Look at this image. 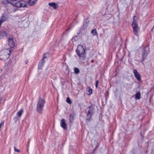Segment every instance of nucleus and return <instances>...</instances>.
Masks as SVG:
<instances>
[{
	"label": "nucleus",
	"mask_w": 154,
	"mask_h": 154,
	"mask_svg": "<svg viewBox=\"0 0 154 154\" xmlns=\"http://www.w3.org/2000/svg\"><path fill=\"white\" fill-rule=\"evenodd\" d=\"M137 18L136 16L133 17V21L132 23L134 33L135 35L137 36H139V28L137 23Z\"/></svg>",
	"instance_id": "obj_1"
},
{
	"label": "nucleus",
	"mask_w": 154,
	"mask_h": 154,
	"mask_svg": "<svg viewBox=\"0 0 154 154\" xmlns=\"http://www.w3.org/2000/svg\"><path fill=\"white\" fill-rule=\"evenodd\" d=\"M76 53L81 60H83L85 58V50L81 45H79L76 50Z\"/></svg>",
	"instance_id": "obj_2"
},
{
	"label": "nucleus",
	"mask_w": 154,
	"mask_h": 154,
	"mask_svg": "<svg viewBox=\"0 0 154 154\" xmlns=\"http://www.w3.org/2000/svg\"><path fill=\"white\" fill-rule=\"evenodd\" d=\"M45 103V100L39 97L36 107V110L39 113H42L43 110Z\"/></svg>",
	"instance_id": "obj_3"
},
{
	"label": "nucleus",
	"mask_w": 154,
	"mask_h": 154,
	"mask_svg": "<svg viewBox=\"0 0 154 154\" xmlns=\"http://www.w3.org/2000/svg\"><path fill=\"white\" fill-rule=\"evenodd\" d=\"M2 34L7 37L8 38V44L11 48H13L14 47L15 44L13 40V36L8 34L5 31L3 32Z\"/></svg>",
	"instance_id": "obj_4"
},
{
	"label": "nucleus",
	"mask_w": 154,
	"mask_h": 154,
	"mask_svg": "<svg viewBox=\"0 0 154 154\" xmlns=\"http://www.w3.org/2000/svg\"><path fill=\"white\" fill-rule=\"evenodd\" d=\"M86 111L87 112V116L91 117L94 112V108L93 107L91 106L88 108Z\"/></svg>",
	"instance_id": "obj_5"
},
{
	"label": "nucleus",
	"mask_w": 154,
	"mask_h": 154,
	"mask_svg": "<svg viewBox=\"0 0 154 154\" xmlns=\"http://www.w3.org/2000/svg\"><path fill=\"white\" fill-rule=\"evenodd\" d=\"M149 48L148 46H146L145 47L144 50L143 52L142 57H143V61L146 57L149 51Z\"/></svg>",
	"instance_id": "obj_6"
},
{
	"label": "nucleus",
	"mask_w": 154,
	"mask_h": 154,
	"mask_svg": "<svg viewBox=\"0 0 154 154\" xmlns=\"http://www.w3.org/2000/svg\"><path fill=\"white\" fill-rule=\"evenodd\" d=\"M8 16L7 14L5 13L2 16L0 19V21L2 23L6 21L8 19Z\"/></svg>",
	"instance_id": "obj_7"
},
{
	"label": "nucleus",
	"mask_w": 154,
	"mask_h": 154,
	"mask_svg": "<svg viewBox=\"0 0 154 154\" xmlns=\"http://www.w3.org/2000/svg\"><path fill=\"white\" fill-rule=\"evenodd\" d=\"M9 57L8 55H6L2 51L1 55L0 56V59L2 60H6Z\"/></svg>",
	"instance_id": "obj_8"
},
{
	"label": "nucleus",
	"mask_w": 154,
	"mask_h": 154,
	"mask_svg": "<svg viewBox=\"0 0 154 154\" xmlns=\"http://www.w3.org/2000/svg\"><path fill=\"white\" fill-rule=\"evenodd\" d=\"M61 126L64 129L66 130L67 129V125L65 123V119H62L60 121Z\"/></svg>",
	"instance_id": "obj_9"
},
{
	"label": "nucleus",
	"mask_w": 154,
	"mask_h": 154,
	"mask_svg": "<svg viewBox=\"0 0 154 154\" xmlns=\"http://www.w3.org/2000/svg\"><path fill=\"white\" fill-rule=\"evenodd\" d=\"M133 72L134 75L137 79L138 81H140V76L137 70L135 69L133 70Z\"/></svg>",
	"instance_id": "obj_10"
},
{
	"label": "nucleus",
	"mask_w": 154,
	"mask_h": 154,
	"mask_svg": "<svg viewBox=\"0 0 154 154\" xmlns=\"http://www.w3.org/2000/svg\"><path fill=\"white\" fill-rule=\"evenodd\" d=\"M11 48L5 49L2 51L5 54V55H8L9 57L11 54Z\"/></svg>",
	"instance_id": "obj_11"
},
{
	"label": "nucleus",
	"mask_w": 154,
	"mask_h": 154,
	"mask_svg": "<svg viewBox=\"0 0 154 154\" xmlns=\"http://www.w3.org/2000/svg\"><path fill=\"white\" fill-rule=\"evenodd\" d=\"M37 0H29L28 3V5L29 6H32L35 4Z\"/></svg>",
	"instance_id": "obj_12"
},
{
	"label": "nucleus",
	"mask_w": 154,
	"mask_h": 154,
	"mask_svg": "<svg viewBox=\"0 0 154 154\" xmlns=\"http://www.w3.org/2000/svg\"><path fill=\"white\" fill-rule=\"evenodd\" d=\"M45 62V61L44 60H42L39 63L38 66V68L39 69H41L44 65Z\"/></svg>",
	"instance_id": "obj_13"
},
{
	"label": "nucleus",
	"mask_w": 154,
	"mask_h": 154,
	"mask_svg": "<svg viewBox=\"0 0 154 154\" xmlns=\"http://www.w3.org/2000/svg\"><path fill=\"white\" fill-rule=\"evenodd\" d=\"M50 6L53 7L55 9L57 8V4L54 3H49Z\"/></svg>",
	"instance_id": "obj_14"
},
{
	"label": "nucleus",
	"mask_w": 154,
	"mask_h": 154,
	"mask_svg": "<svg viewBox=\"0 0 154 154\" xmlns=\"http://www.w3.org/2000/svg\"><path fill=\"white\" fill-rule=\"evenodd\" d=\"M23 112V110L22 109H21L19 111H18L17 114L18 116L19 117H20L22 115Z\"/></svg>",
	"instance_id": "obj_15"
},
{
	"label": "nucleus",
	"mask_w": 154,
	"mask_h": 154,
	"mask_svg": "<svg viewBox=\"0 0 154 154\" xmlns=\"http://www.w3.org/2000/svg\"><path fill=\"white\" fill-rule=\"evenodd\" d=\"M87 89L88 92L87 93V94L89 95H91L92 93V90L89 87H87Z\"/></svg>",
	"instance_id": "obj_16"
},
{
	"label": "nucleus",
	"mask_w": 154,
	"mask_h": 154,
	"mask_svg": "<svg viewBox=\"0 0 154 154\" xmlns=\"http://www.w3.org/2000/svg\"><path fill=\"white\" fill-rule=\"evenodd\" d=\"M135 98L137 100H139L140 98V92H137L135 95Z\"/></svg>",
	"instance_id": "obj_17"
},
{
	"label": "nucleus",
	"mask_w": 154,
	"mask_h": 154,
	"mask_svg": "<svg viewBox=\"0 0 154 154\" xmlns=\"http://www.w3.org/2000/svg\"><path fill=\"white\" fill-rule=\"evenodd\" d=\"M21 6V1L18 2L16 3L15 5V6L17 7H20Z\"/></svg>",
	"instance_id": "obj_18"
},
{
	"label": "nucleus",
	"mask_w": 154,
	"mask_h": 154,
	"mask_svg": "<svg viewBox=\"0 0 154 154\" xmlns=\"http://www.w3.org/2000/svg\"><path fill=\"white\" fill-rule=\"evenodd\" d=\"M91 33L93 35H95L97 34L96 30L94 29H93L92 30Z\"/></svg>",
	"instance_id": "obj_19"
},
{
	"label": "nucleus",
	"mask_w": 154,
	"mask_h": 154,
	"mask_svg": "<svg viewBox=\"0 0 154 154\" xmlns=\"http://www.w3.org/2000/svg\"><path fill=\"white\" fill-rule=\"evenodd\" d=\"M74 73L77 74L79 72V70L77 68H75L74 69Z\"/></svg>",
	"instance_id": "obj_20"
},
{
	"label": "nucleus",
	"mask_w": 154,
	"mask_h": 154,
	"mask_svg": "<svg viewBox=\"0 0 154 154\" xmlns=\"http://www.w3.org/2000/svg\"><path fill=\"white\" fill-rule=\"evenodd\" d=\"M66 101L67 103L69 104H71L72 103L71 100L69 97H67Z\"/></svg>",
	"instance_id": "obj_21"
},
{
	"label": "nucleus",
	"mask_w": 154,
	"mask_h": 154,
	"mask_svg": "<svg viewBox=\"0 0 154 154\" xmlns=\"http://www.w3.org/2000/svg\"><path fill=\"white\" fill-rule=\"evenodd\" d=\"M73 116H71V115H70V116L69 118L70 122H71V123H72V121H73Z\"/></svg>",
	"instance_id": "obj_22"
},
{
	"label": "nucleus",
	"mask_w": 154,
	"mask_h": 154,
	"mask_svg": "<svg viewBox=\"0 0 154 154\" xmlns=\"http://www.w3.org/2000/svg\"><path fill=\"white\" fill-rule=\"evenodd\" d=\"M99 83V81L98 80H97L96 81V84H95V87L96 88H97L98 86V84Z\"/></svg>",
	"instance_id": "obj_23"
},
{
	"label": "nucleus",
	"mask_w": 154,
	"mask_h": 154,
	"mask_svg": "<svg viewBox=\"0 0 154 154\" xmlns=\"http://www.w3.org/2000/svg\"><path fill=\"white\" fill-rule=\"evenodd\" d=\"M21 7H26V5L23 4L21 1Z\"/></svg>",
	"instance_id": "obj_24"
},
{
	"label": "nucleus",
	"mask_w": 154,
	"mask_h": 154,
	"mask_svg": "<svg viewBox=\"0 0 154 154\" xmlns=\"http://www.w3.org/2000/svg\"><path fill=\"white\" fill-rule=\"evenodd\" d=\"M14 150L15 152H20V150L19 149H17L15 147H14Z\"/></svg>",
	"instance_id": "obj_25"
},
{
	"label": "nucleus",
	"mask_w": 154,
	"mask_h": 154,
	"mask_svg": "<svg viewBox=\"0 0 154 154\" xmlns=\"http://www.w3.org/2000/svg\"><path fill=\"white\" fill-rule=\"evenodd\" d=\"M46 56H45V55H44L43 57V58L42 59V60H44V59L45 58H46Z\"/></svg>",
	"instance_id": "obj_26"
},
{
	"label": "nucleus",
	"mask_w": 154,
	"mask_h": 154,
	"mask_svg": "<svg viewBox=\"0 0 154 154\" xmlns=\"http://www.w3.org/2000/svg\"><path fill=\"white\" fill-rule=\"evenodd\" d=\"M15 120V122H17V121L18 120V119L17 118V117H15L14 119Z\"/></svg>",
	"instance_id": "obj_27"
},
{
	"label": "nucleus",
	"mask_w": 154,
	"mask_h": 154,
	"mask_svg": "<svg viewBox=\"0 0 154 154\" xmlns=\"http://www.w3.org/2000/svg\"><path fill=\"white\" fill-rule=\"evenodd\" d=\"M4 122H1V123H0V125H1V126L3 125H4Z\"/></svg>",
	"instance_id": "obj_28"
},
{
	"label": "nucleus",
	"mask_w": 154,
	"mask_h": 154,
	"mask_svg": "<svg viewBox=\"0 0 154 154\" xmlns=\"http://www.w3.org/2000/svg\"><path fill=\"white\" fill-rule=\"evenodd\" d=\"M98 147V146H97L95 147V149L93 150V151L94 152V150Z\"/></svg>",
	"instance_id": "obj_29"
},
{
	"label": "nucleus",
	"mask_w": 154,
	"mask_h": 154,
	"mask_svg": "<svg viewBox=\"0 0 154 154\" xmlns=\"http://www.w3.org/2000/svg\"><path fill=\"white\" fill-rule=\"evenodd\" d=\"M2 22H0V27H1V25L2 24Z\"/></svg>",
	"instance_id": "obj_30"
},
{
	"label": "nucleus",
	"mask_w": 154,
	"mask_h": 154,
	"mask_svg": "<svg viewBox=\"0 0 154 154\" xmlns=\"http://www.w3.org/2000/svg\"><path fill=\"white\" fill-rule=\"evenodd\" d=\"M135 60H137L135 59Z\"/></svg>",
	"instance_id": "obj_31"
}]
</instances>
